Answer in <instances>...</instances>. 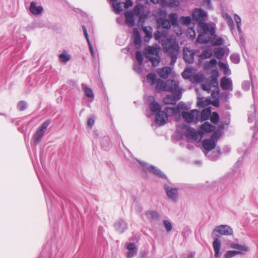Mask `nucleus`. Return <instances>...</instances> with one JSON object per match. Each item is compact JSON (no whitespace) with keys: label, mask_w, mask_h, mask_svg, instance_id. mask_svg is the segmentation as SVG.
Wrapping results in <instances>:
<instances>
[{"label":"nucleus","mask_w":258,"mask_h":258,"mask_svg":"<svg viewBox=\"0 0 258 258\" xmlns=\"http://www.w3.org/2000/svg\"><path fill=\"white\" fill-rule=\"evenodd\" d=\"M157 81V76L155 74L151 73L147 76V82L150 85H154Z\"/></svg>","instance_id":"37"},{"label":"nucleus","mask_w":258,"mask_h":258,"mask_svg":"<svg viewBox=\"0 0 258 258\" xmlns=\"http://www.w3.org/2000/svg\"><path fill=\"white\" fill-rule=\"evenodd\" d=\"M139 162L141 164V165H142L143 167L146 168L150 172H153L155 175L160 178H167V177L165 174L155 166L153 165L149 166L148 164L145 162L139 161Z\"/></svg>","instance_id":"9"},{"label":"nucleus","mask_w":258,"mask_h":258,"mask_svg":"<svg viewBox=\"0 0 258 258\" xmlns=\"http://www.w3.org/2000/svg\"><path fill=\"white\" fill-rule=\"evenodd\" d=\"M216 143L215 141L211 139H205L203 141L202 145L205 149V154L207 155L209 152L216 147Z\"/></svg>","instance_id":"18"},{"label":"nucleus","mask_w":258,"mask_h":258,"mask_svg":"<svg viewBox=\"0 0 258 258\" xmlns=\"http://www.w3.org/2000/svg\"><path fill=\"white\" fill-rule=\"evenodd\" d=\"M191 71L188 69H185L183 72L182 74V76L184 79H188L190 77L189 74L191 73Z\"/></svg>","instance_id":"57"},{"label":"nucleus","mask_w":258,"mask_h":258,"mask_svg":"<svg viewBox=\"0 0 258 258\" xmlns=\"http://www.w3.org/2000/svg\"><path fill=\"white\" fill-rule=\"evenodd\" d=\"M221 136V134L219 132L216 131H215L212 135L211 137V140H213L215 141V143H216L217 140Z\"/></svg>","instance_id":"52"},{"label":"nucleus","mask_w":258,"mask_h":258,"mask_svg":"<svg viewBox=\"0 0 258 258\" xmlns=\"http://www.w3.org/2000/svg\"><path fill=\"white\" fill-rule=\"evenodd\" d=\"M199 26L202 29L203 32L200 34L197 41L200 44H206L210 42L212 36H216L215 24L201 23Z\"/></svg>","instance_id":"2"},{"label":"nucleus","mask_w":258,"mask_h":258,"mask_svg":"<svg viewBox=\"0 0 258 258\" xmlns=\"http://www.w3.org/2000/svg\"><path fill=\"white\" fill-rule=\"evenodd\" d=\"M147 217L150 220H158L159 219V215L156 211H147L146 212Z\"/></svg>","instance_id":"31"},{"label":"nucleus","mask_w":258,"mask_h":258,"mask_svg":"<svg viewBox=\"0 0 258 258\" xmlns=\"http://www.w3.org/2000/svg\"><path fill=\"white\" fill-rule=\"evenodd\" d=\"M196 113L197 115L199 113V111L197 109H192L190 112L182 111V116L183 119L187 122H192L195 119Z\"/></svg>","instance_id":"16"},{"label":"nucleus","mask_w":258,"mask_h":258,"mask_svg":"<svg viewBox=\"0 0 258 258\" xmlns=\"http://www.w3.org/2000/svg\"><path fill=\"white\" fill-rule=\"evenodd\" d=\"M173 95H167L163 99V102L166 104H176L177 100L181 99L182 97L181 92L173 93Z\"/></svg>","instance_id":"7"},{"label":"nucleus","mask_w":258,"mask_h":258,"mask_svg":"<svg viewBox=\"0 0 258 258\" xmlns=\"http://www.w3.org/2000/svg\"><path fill=\"white\" fill-rule=\"evenodd\" d=\"M150 109L151 111L153 113H157L158 111H161V107L160 104L154 101L150 104Z\"/></svg>","instance_id":"35"},{"label":"nucleus","mask_w":258,"mask_h":258,"mask_svg":"<svg viewBox=\"0 0 258 258\" xmlns=\"http://www.w3.org/2000/svg\"><path fill=\"white\" fill-rule=\"evenodd\" d=\"M250 87V82L248 81H244L242 83V88L244 91H248Z\"/></svg>","instance_id":"54"},{"label":"nucleus","mask_w":258,"mask_h":258,"mask_svg":"<svg viewBox=\"0 0 258 258\" xmlns=\"http://www.w3.org/2000/svg\"><path fill=\"white\" fill-rule=\"evenodd\" d=\"M163 223L166 229V231L167 232L170 231L172 228V226L171 222L168 220H165L163 221Z\"/></svg>","instance_id":"55"},{"label":"nucleus","mask_w":258,"mask_h":258,"mask_svg":"<svg viewBox=\"0 0 258 258\" xmlns=\"http://www.w3.org/2000/svg\"><path fill=\"white\" fill-rule=\"evenodd\" d=\"M169 110H171V114L173 115H177L180 113V108L177 106L176 107H166V110L168 111Z\"/></svg>","instance_id":"45"},{"label":"nucleus","mask_w":258,"mask_h":258,"mask_svg":"<svg viewBox=\"0 0 258 258\" xmlns=\"http://www.w3.org/2000/svg\"><path fill=\"white\" fill-rule=\"evenodd\" d=\"M217 64V61L215 58H212L210 61L205 62L204 64L205 69H210L213 67H216Z\"/></svg>","instance_id":"38"},{"label":"nucleus","mask_w":258,"mask_h":258,"mask_svg":"<svg viewBox=\"0 0 258 258\" xmlns=\"http://www.w3.org/2000/svg\"><path fill=\"white\" fill-rule=\"evenodd\" d=\"M160 47L157 48L154 46H148L144 48V53L146 58L152 62L153 66H157L160 62Z\"/></svg>","instance_id":"4"},{"label":"nucleus","mask_w":258,"mask_h":258,"mask_svg":"<svg viewBox=\"0 0 258 258\" xmlns=\"http://www.w3.org/2000/svg\"><path fill=\"white\" fill-rule=\"evenodd\" d=\"M210 101V99L204 100L203 98H198L197 105L200 107H204L209 104Z\"/></svg>","instance_id":"41"},{"label":"nucleus","mask_w":258,"mask_h":258,"mask_svg":"<svg viewBox=\"0 0 258 258\" xmlns=\"http://www.w3.org/2000/svg\"><path fill=\"white\" fill-rule=\"evenodd\" d=\"M171 72V69L170 67H165L159 70L158 74L161 78L166 79L168 77Z\"/></svg>","instance_id":"26"},{"label":"nucleus","mask_w":258,"mask_h":258,"mask_svg":"<svg viewBox=\"0 0 258 258\" xmlns=\"http://www.w3.org/2000/svg\"><path fill=\"white\" fill-rule=\"evenodd\" d=\"M227 244L229 245L231 248L237 249V250L236 251L239 252V254H242L249 250V248L245 244L241 245L230 241L227 243Z\"/></svg>","instance_id":"13"},{"label":"nucleus","mask_w":258,"mask_h":258,"mask_svg":"<svg viewBox=\"0 0 258 258\" xmlns=\"http://www.w3.org/2000/svg\"><path fill=\"white\" fill-rule=\"evenodd\" d=\"M180 5V2L178 0H171L169 5L171 7H178Z\"/></svg>","instance_id":"59"},{"label":"nucleus","mask_w":258,"mask_h":258,"mask_svg":"<svg viewBox=\"0 0 258 258\" xmlns=\"http://www.w3.org/2000/svg\"><path fill=\"white\" fill-rule=\"evenodd\" d=\"M181 22L186 25H188L191 23V18L189 16H186V17H181Z\"/></svg>","instance_id":"51"},{"label":"nucleus","mask_w":258,"mask_h":258,"mask_svg":"<svg viewBox=\"0 0 258 258\" xmlns=\"http://www.w3.org/2000/svg\"><path fill=\"white\" fill-rule=\"evenodd\" d=\"M161 45L164 52L171 59L170 64L174 65L177 60L179 51L178 42L175 39L167 38Z\"/></svg>","instance_id":"1"},{"label":"nucleus","mask_w":258,"mask_h":258,"mask_svg":"<svg viewBox=\"0 0 258 258\" xmlns=\"http://www.w3.org/2000/svg\"><path fill=\"white\" fill-rule=\"evenodd\" d=\"M167 36V32L165 31H162V32L159 31V30H157L155 33H154V38L155 39L159 41V42H161V43H163L166 40V38Z\"/></svg>","instance_id":"24"},{"label":"nucleus","mask_w":258,"mask_h":258,"mask_svg":"<svg viewBox=\"0 0 258 258\" xmlns=\"http://www.w3.org/2000/svg\"><path fill=\"white\" fill-rule=\"evenodd\" d=\"M202 87L204 90L207 91L208 92H209L211 90L212 87L210 85V84H203L202 85Z\"/></svg>","instance_id":"61"},{"label":"nucleus","mask_w":258,"mask_h":258,"mask_svg":"<svg viewBox=\"0 0 258 258\" xmlns=\"http://www.w3.org/2000/svg\"><path fill=\"white\" fill-rule=\"evenodd\" d=\"M143 31L145 34L144 40L145 42H148L150 39L152 37V28L149 27L148 29L145 27L143 28Z\"/></svg>","instance_id":"34"},{"label":"nucleus","mask_w":258,"mask_h":258,"mask_svg":"<svg viewBox=\"0 0 258 258\" xmlns=\"http://www.w3.org/2000/svg\"><path fill=\"white\" fill-rule=\"evenodd\" d=\"M219 66L221 69H224V74L226 75L227 74L228 72L230 71V70L228 68V67H227V66L225 63H224L223 62H220Z\"/></svg>","instance_id":"58"},{"label":"nucleus","mask_w":258,"mask_h":258,"mask_svg":"<svg viewBox=\"0 0 258 258\" xmlns=\"http://www.w3.org/2000/svg\"><path fill=\"white\" fill-rule=\"evenodd\" d=\"M134 41L135 45L137 48H140L141 44L142 39L139 31L137 28L134 29L133 32Z\"/></svg>","instance_id":"23"},{"label":"nucleus","mask_w":258,"mask_h":258,"mask_svg":"<svg viewBox=\"0 0 258 258\" xmlns=\"http://www.w3.org/2000/svg\"><path fill=\"white\" fill-rule=\"evenodd\" d=\"M211 115V110L210 107L204 108L201 113L200 121L203 122L209 119Z\"/></svg>","instance_id":"25"},{"label":"nucleus","mask_w":258,"mask_h":258,"mask_svg":"<svg viewBox=\"0 0 258 258\" xmlns=\"http://www.w3.org/2000/svg\"><path fill=\"white\" fill-rule=\"evenodd\" d=\"M212 75L209 77V84L212 87L219 88L218 78L219 76V71L216 68L211 72Z\"/></svg>","instance_id":"17"},{"label":"nucleus","mask_w":258,"mask_h":258,"mask_svg":"<svg viewBox=\"0 0 258 258\" xmlns=\"http://www.w3.org/2000/svg\"><path fill=\"white\" fill-rule=\"evenodd\" d=\"M165 91L172 93L181 92L179 88L178 82L174 80H167L166 81Z\"/></svg>","instance_id":"8"},{"label":"nucleus","mask_w":258,"mask_h":258,"mask_svg":"<svg viewBox=\"0 0 258 258\" xmlns=\"http://www.w3.org/2000/svg\"><path fill=\"white\" fill-rule=\"evenodd\" d=\"M59 57L60 59L63 62H67L70 59V56L64 53L60 54Z\"/></svg>","instance_id":"56"},{"label":"nucleus","mask_w":258,"mask_h":258,"mask_svg":"<svg viewBox=\"0 0 258 258\" xmlns=\"http://www.w3.org/2000/svg\"><path fill=\"white\" fill-rule=\"evenodd\" d=\"M210 41L213 46L221 45L223 43V40L221 38L217 37L216 34L215 37L214 36L211 37Z\"/></svg>","instance_id":"33"},{"label":"nucleus","mask_w":258,"mask_h":258,"mask_svg":"<svg viewBox=\"0 0 258 258\" xmlns=\"http://www.w3.org/2000/svg\"><path fill=\"white\" fill-rule=\"evenodd\" d=\"M166 85V81L164 82L161 79H158L156 85V91L159 92L160 91H165Z\"/></svg>","instance_id":"29"},{"label":"nucleus","mask_w":258,"mask_h":258,"mask_svg":"<svg viewBox=\"0 0 258 258\" xmlns=\"http://www.w3.org/2000/svg\"><path fill=\"white\" fill-rule=\"evenodd\" d=\"M124 16L125 18V24L126 25H129V11H126L125 12Z\"/></svg>","instance_id":"62"},{"label":"nucleus","mask_w":258,"mask_h":258,"mask_svg":"<svg viewBox=\"0 0 258 258\" xmlns=\"http://www.w3.org/2000/svg\"><path fill=\"white\" fill-rule=\"evenodd\" d=\"M160 15L161 17L157 20L158 29L161 28L166 30H169L171 28V25L170 24V21H168L166 18L167 12L165 10H161Z\"/></svg>","instance_id":"5"},{"label":"nucleus","mask_w":258,"mask_h":258,"mask_svg":"<svg viewBox=\"0 0 258 258\" xmlns=\"http://www.w3.org/2000/svg\"><path fill=\"white\" fill-rule=\"evenodd\" d=\"M214 52L216 57L219 59L223 58L225 54V49L223 47H217L215 48L214 49Z\"/></svg>","instance_id":"36"},{"label":"nucleus","mask_w":258,"mask_h":258,"mask_svg":"<svg viewBox=\"0 0 258 258\" xmlns=\"http://www.w3.org/2000/svg\"><path fill=\"white\" fill-rule=\"evenodd\" d=\"M148 254V251L145 249L141 250L139 253V258H145Z\"/></svg>","instance_id":"60"},{"label":"nucleus","mask_w":258,"mask_h":258,"mask_svg":"<svg viewBox=\"0 0 258 258\" xmlns=\"http://www.w3.org/2000/svg\"><path fill=\"white\" fill-rule=\"evenodd\" d=\"M213 232H217L221 235H231L233 234V230L227 225H221L216 227Z\"/></svg>","instance_id":"11"},{"label":"nucleus","mask_w":258,"mask_h":258,"mask_svg":"<svg viewBox=\"0 0 258 258\" xmlns=\"http://www.w3.org/2000/svg\"><path fill=\"white\" fill-rule=\"evenodd\" d=\"M210 41L213 46L221 45L223 43V40L221 38L217 37L216 34L215 37L214 36L211 37Z\"/></svg>","instance_id":"32"},{"label":"nucleus","mask_w":258,"mask_h":258,"mask_svg":"<svg viewBox=\"0 0 258 258\" xmlns=\"http://www.w3.org/2000/svg\"><path fill=\"white\" fill-rule=\"evenodd\" d=\"M84 89L85 92V94L88 97L90 98H93L94 94L90 88H88L87 86H85Z\"/></svg>","instance_id":"50"},{"label":"nucleus","mask_w":258,"mask_h":258,"mask_svg":"<svg viewBox=\"0 0 258 258\" xmlns=\"http://www.w3.org/2000/svg\"><path fill=\"white\" fill-rule=\"evenodd\" d=\"M50 123V119H47L41 124V125L40 126V127H39V128L45 132L46 129L49 126Z\"/></svg>","instance_id":"53"},{"label":"nucleus","mask_w":258,"mask_h":258,"mask_svg":"<svg viewBox=\"0 0 258 258\" xmlns=\"http://www.w3.org/2000/svg\"><path fill=\"white\" fill-rule=\"evenodd\" d=\"M112 6L115 13L119 14L122 11L123 8L127 9L129 7V0H125V3L113 1L112 2Z\"/></svg>","instance_id":"10"},{"label":"nucleus","mask_w":258,"mask_h":258,"mask_svg":"<svg viewBox=\"0 0 258 258\" xmlns=\"http://www.w3.org/2000/svg\"><path fill=\"white\" fill-rule=\"evenodd\" d=\"M235 21L237 25H241V18L240 17L237 15L235 14L234 16Z\"/></svg>","instance_id":"63"},{"label":"nucleus","mask_w":258,"mask_h":258,"mask_svg":"<svg viewBox=\"0 0 258 258\" xmlns=\"http://www.w3.org/2000/svg\"><path fill=\"white\" fill-rule=\"evenodd\" d=\"M212 55V51L210 49H206L204 50L200 54V57L201 59H204L206 58H210Z\"/></svg>","instance_id":"40"},{"label":"nucleus","mask_w":258,"mask_h":258,"mask_svg":"<svg viewBox=\"0 0 258 258\" xmlns=\"http://www.w3.org/2000/svg\"><path fill=\"white\" fill-rule=\"evenodd\" d=\"M136 58L139 65L142 64L143 61V56L141 51L138 50L136 52Z\"/></svg>","instance_id":"47"},{"label":"nucleus","mask_w":258,"mask_h":258,"mask_svg":"<svg viewBox=\"0 0 258 258\" xmlns=\"http://www.w3.org/2000/svg\"><path fill=\"white\" fill-rule=\"evenodd\" d=\"M219 121V115L217 112H213L211 116V121L214 123H217Z\"/></svg>","instance_id":"46"},{"label":"nucleus","mask_w":258,"mask_h":258,"mask_svg":"<svg viewBox=\"0 0 258 258\" xmlns=\"http://www.w3.org/2000/svg\"><path fill=\"white\" fill-rule=\"evenodd\" d=\"M168 120V115L166 114L165 111H158L156 114L155 122L159 125H163Z\"/></svg>","instance_id":"15"},{"label":"nucleus","mask_w":258,"mask_h":258,"mask_svg":"<svg viewBox=\"0 0 258 258\" xmlns=\"http://www.w3.org/2000/svg\"><path fill=\"white\" fill-rule=\"evenodd\" d=\"M220 154V149L218 147L216 151L210 153L209 152L206 156L210 160L215 161L219 159Z\"/></svg>","instance_id":"27"},{"label":"nucleus","mask_w":258,"mask_h":258,"mask_svg":"<svg viewBox=\"0 0 258 258\" xmlns=\"http://www.w3.org/2000/svg\"><path fill=\"white\" fill-rule=\"evenodd\" d=\"M221 87L224 90H228L230 89L232 86V82L229 78L223 77L221 80Z\"/></svg>","instance_id":"21"},{"label":"nucleus","mask_w":258,"mask_h":258,"mask_svg":"<svg viewBox=\"0 0 258 258\" xmlns=\"http://www.w3.org/2000/svg\"><path fill=\"white\" fill-rule=\"evenodd\" d=\"M44 132L42 131L40 129L38 128L35 134L34 135V140L36 144H37L40 139L42 138V137L43 136L44 134Z\"/></svg>","instance_id":"39"},{"label":"nucleus","mask_w":258,"mask_h":258,"mask_svg":"<svg viewBox=\"0 0 258 258\" xmlns=\"http://www.w3.org/2000/svg\"><path fill=\"white\" fill-rule=\"evenodd\" d=\"M146 8L142 4L136 5L133 11H130V27L135 24V17L138 18V24L143 25L148 17Z\"/></svg>","instance_id":"3"},{"label":"nucleus","mask_w":258,"mask_h":258,"mask_svg":"<svg viewBox=\"0 0 258 258\" xmlns=\"http://www.w3.org/2000/svg\"><path fill=\"white\" fill-rule=\"evenodd\" d=\"M230 58L231 61L235 64H237L240 62V56L238 54H232L230 56Z\"/></svg>","instance_id":"44"},{"label":"nucleus","mask_w":258,"mask_h":258,"mask_svg":"<svg viewBox=\"0 0 258 258\" xmlns=\"http://www.w3.org/2000/svg\"><path fill=\"white\" fill-rule=\"evenodd\" d=\"M215 126L208 121L205 122L199 131V133L202 137L205 133H211L214 131Z\"/></svg>","instance_id":"19"},{"label":"nucleus","mask_w":258,"mask_h":258,"mask_svg":"<svg viewBox=\"0 0 258 258\" xmlns=\"http://www.w3.org/2000/svg\"><path fill=\"white\" fill-rule=\"evenodd\" d=\"M213 246L215 252V257L216 258L220 257L222 255V252H220L221 248V242L218 238H215L214 239L213 242Z\"/></svg>","instance_id":"20"},{"label":"nucleus","mask_w":258,"mask_h":258,"mask_svg":"<svg viewBox=\"0 0 258 258\" xmlns=\"http://www.w3.org/2000/svg\"><path fill=\"white\" fill-rule=\"evenodd\" d=\"M195 52L192 49L184 47L183 49V58L185 62L192 63L194 62Z\"/></svg>","instance_id":"12"},{"label":"nucleus","mask_w":258,"mask_h":258,"mask_svg":"<svg viewBox=\"0 0 258 258\" xmlns=\"http://www.w3.org/2000/svg\"><path fill=\"white\" fill-rule=\"evenodd\" d=\"M169 19L170 24L172 25L174 27H176L178 25V15L176 13H172L168 15Z\"/></svg>","instance_id":"30"},{"label":"nucleus","mask_w":258,"mask_h":258,"mask_svg":"<svg viewBox=\"0 0 258 258\" xmlns=\"http://www.w3.org/2000/svg\"><path fill=\"white\" fill-rule=\"evenodd\" d=\"M255 119V115L253 113L248 114V121L249 122H252Z\"/></svg>","instance_id":"64"},{"label":"nucleus","mask_w":258,"mask_h":258,"mask_svg":"<svg viewBox=\"0 0 258 258\" xmlns=\"http://www.w3.org/2000/svg\"><path fill=\"white\" fill-rule=\"evenodd\" d=\"M199 135H200L199 132H197L196 130L192 127H189L186 131L185 136L187 137H190L192 139L195 140L198 139Z\"/></svg>","instance_id":"28"},{"label":"nucleus","mask_w":258,"mask_h":258,"mask_svg":"<svg viewBox=\"0 0 258 258\" xmlns=\"http://www.w3.org/2000/svg\"><path fill=\"white\" fill-rule=\"evenodd\" d=\"M138 248L134 243H130V258L136 255Z\"/></svg>","instance_id":"42"},{"label":"nucleus","mask_w":258,"mask_h":258,"mask_svg":"<svg viewBox=\"0 0 258 258\" xmlns=\"http://www.w3.org/2000/svg\"><path fill=\"white\" fill-rule=\"evenodd\" d=\"M27 107V102L25 101H20L17 104V108L20 111L24 110Z\"/></svg>","instance_id":"48"},{"label":"nucleus","mask_w":258,"mask_h":258,"mask_svg":"<svg viewBox=\"0 0 258 258\" xmlns=\"http://www.w3.org/2000/svg\"><path fill=\"white\" fill-rule=\"evenodd\" d=\"M164 186L168 197L172 201H177L178 198V188L171 187L167 184H165Z\"/></svg>","instance_id":"14"},{"label":"nucleus","mask_w":258,"mask_h":258,"mask_svg":"<svg viewBox=\"0 0 258 258\" xmlns=\"http://www.w3.org/2000/svg\"><path fill=\"white\" fill-rule=\"evenodd\" d=\"M132 206H133V208L135 210V211L137 212L140 213V212H142V206H141L140 203H139V202L138 201H137L136 199L133 202Z\"/></svg>","instance_id":"43"},{"label":"nucleus","mask_w":258,"mask_h":258,"mask_svg":"<svg viewBox=\"0 0 258 258\" xmlns=\"http://www.w3.org/2000/svg\"><path fill=\"white\" fill-rule=\"evenodd\" d=\"M29 10L33 15H38L42 12L43 8L41 6L37 7L36 3L34 2H32L30 3Z\"/></svg>","instance_id":"22"},{"label":"nucleus","mask_w":258,"mask_h":258,"mask_svg":"<svg viewBox=\"0 0 258 258\" xmlns=\"http://www.w3.org/2000/svg\"><path fill=\"white\" fill-rule=\"evenodd\" d=\"M192 19L199 22L198 25L201 23H205L207 17V13L201 8H196L192 12Z\"/></svg>","instance_id":"6"},{"label":"nucleus","mask_w":258,"mask_h":258,"mask_svg":"<svg viewBox=\"0 0 258 258\" xmlns=\"http://www.w3.org/2000/svg\"><path fill=\"white\" fill-rule=\"evenodd\" d=\"M239 253L235 250H229L226 252L224 255L226 258H231L236 255H239Z\"/></svg>","instance_id":"49"}]
</instances>
